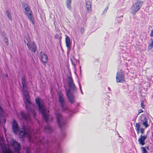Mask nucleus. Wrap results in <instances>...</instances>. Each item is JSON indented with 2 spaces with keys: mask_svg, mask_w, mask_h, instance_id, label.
<instances>
[{
  "mask_svg": "<svg viewBox=\"0 0 153 153\" xmlns=\"http://www.w3.org/2000/svg\"><path fill=\"white\" fill-rule=\"evenodd\" d=\"M135 127L136 129H140V125L139 123H136L135 124Z\"/></svg>",
  "mask_w": 153,
  "mask_h": 153,
  "instance_id": "28",
  "label": "nucleus"
},
{
  "mask_svg": "<svg viewBox=\"0 0 153 153\" xmlns=\"http://www.w3.org/2000/svg\"><path fill=\"white\" fill-rule=\"evenodd\" d=\"M140 149L142 151V153H148L147 151L146 150L145 147H141Z\"/></svg>",
  "mask_w": 153,
  "mask_h": 153,
  "instance_id": "26",
  "label": "nucleus"
},
{
  "mask_svg": "<svg viewBox=\"0 0 153 153\" xmlns=\"http://www.w3.org/2000/svg\"><path fill=\"white\" fill-rule=\"evenodd\" d=\"M4 133H5V132H6V129L4 127Z\"/></svg>",
  "mask_w": 153,
  "mask_h": 153,
  "instance_id": "36",
  "label": "nucleus"
},
{
  "mask_svg": "<svg viewBox=\"0 0 153 153\" xmlns=\"http://www.w3.org/2000/svg\"><path fill=\"white\" fill-rule=\"evenodd\" d=\"M22 90L24 96V98L25 100L24 102L25 103L26 108L28 111V113L26 114L23 112H21L20 114L23 119L29 121L30 120L29 114H32L34 115L35 113L32 108L33 105L30 100L28 92L27 90V83L22 84Z\"/></svg>",
  "mask_w": 153,
  "mask_h": 153,
  "instance_id": "1",
  "label": "nucleus"
},
{
  "mask_svg": "<svg viewBox=\"0 0 153 153\" xmlns=\"http://www.w3.org/2000/svg\"><path fill=\"white\" fill-rule=\"evenodd\" d=\"M29 140L30 141H32V142H37L38 141H36V140H32V138H29Z\"/></svg>",
  "mask_w": 153,
  "mask_h": 153,
  "instance_id": "32",
  "label": "nucleus"
},
{
  "mask_svg": "<svg viewBox=\"0 0 153 153\" xmlns=\"http://www.w3.org/2000/svg\"><path fill=\"white\" fill-rule=\"evenodd\" d=\"M72 0H66V6L69 10H71L72 7L71 6Z\"/></svg>",
  "mask_w": 153,
  "mask_h": 153,
  "instance_id": "18",
  "label": "nucleus"
},
{
  "mask_svg": "<svg viewBox=\"0 0 153 153\" xmlns=\"http://www.w3.org/2000/svg\"><path fill=\"white\" fill-rule=\"evenodd\" d=\"M65 41L67 49L68 50H69L71 47V44L70 42V39L69 37L67 36H66Z\"/></svg>",
  "mask_w": 153,
  "mask_h": 153,
  "instance_id": "15",
  "label": "nucleus"
},
{
  "mask_svg": "<svg viewBox=\"0 0 153 153\" xmlns=\"http://www.w3.org/2000/svg\"><path fill=\"white\" fill-rule=\"evenodd\" d=\"M57 123L59 127H62L65 123V121L62 119L61 114L58 111L55 113Z\"/></svg>",
  "mask_w": 153,
  "mask_h": 153,
  "instance_id": "5",
  "label": "nucleus"
},
{
  "mask_svg": "<svg viewBox=\"0 0 153 153\" xmlns=\"http://www.w3.org/2000/svg\"><path fill=\"white\" fill-rule=\"evenodd\" d=\"M66 90V95L68 98V99L71 103H73L74 101V97L73 95L71 94L70 92V89H67Z\"/></svg>",
  "mask_w": 153,
  "mask_h": 153,
  "instance_id": "9",
  "label": "nucleus"
},
{
  "mask_svg": "<svg viewBox=\"0 0 153 153\" xmlns=\"http://www.w3.org/2000/svg\"><path fill=\"white\" fill-rule=\"evenodd\" d=\"M85 5L87 11L88 12H91V8L90 1H85Z\"/></svg>",
  "mask_w": 153,
  "mask_h": 153,
  "instance_id": "17",
  "label": "nucleus"
},
{
  "mask_svg": "<svg viewBox=\"0 0 153 153\" xmlns=\"http://www.w3.org/2000/svg\"><path fill=\"white\" fill-rule=\"evenodd\" d=\"M107 9H107V8H105V10H104V11H105V12H106L107 11Z\"/></svg>",
  "mask_w": 153,
  "mask_h": 153,
  "instance_id": "37",
  "label": "nucleus"
},
{
  "mask_svg": "<svg viewBox=\"0 0 153 153\" xmlns=\"http://www.w3.org/2000/svg\"><path fill=\"white\" fill-rule=\"evenodd\" d=\"M21 81L22 84L26 83V78L25 76H23L22 77Z\"/></svg>",
  "mask_w": 153,
  "mask_h": 153,
  "instance_id": "27",
  "label": "nucleus"
},
{
  "mask_svg": "<svg viewBox=\"0 0 153 153\" xmlns=\"http://www.w3.org/2000/svg\"><path fill=\"white\" fill-rule=\"evenodd\" d=\"M0 139H1V138H0Z\"/></svg>",
  "mask_w": 153,
  "mask_h": 153,
  "instance_id": "45",
  "label": "nucleus"
},
{
  "mask_svg": "<svg viewBox=\"0 0 153 153\" xmlns=\"http://www.w3.org/2000/svg\"><path fill=\"white\" fill-rule=\"evenodd\" d=\"M12 127L14 133L15 134L17 133L19 131V128L18 125L15 120H13L12 123Z\"/></svg>",
  "mask_w": 153,
  "mask_h": 153,
  "instance_id": "14",
  "label": "nucleus"
},
{
  "mask_svg": "<svg viewBox=\"0 0 153 153\" xmlns=\"http://www.w3.org/2000/svg\"><path fill=\"white\" fill-rule=\"evenodd\" d=\"M68 84L69 87L73 91H75L76 90V88L73 82L72 78L71 77H68Z\"/></svg>",
  "mask_w": 153,
  "mask_h": 153,
  "instance_id": "11",
  "label": "nucleus"
},
{
  "mask_svg": "<svg viewBox=\"0 0 153 153\" xmlns=\"http://www.w3.org/2000/svg\"><path fill=\"white\" fill-rule=\"evenodd\" d=\"M6 76H7V75H6Z\"/></svg>",
  "mask_w": 153,
  "mask_h": 153,
  "instance_id": "44",
  "label": "nucleus"
},
{
  "mask_svg": "<svg viewBox=\"0 0 153 153\" xmlns=\"http://www.w3.org/2000/svg\"><path fill=\"white\" fill-rule=\"evenodd\" d=\"M36 103L37 105L39 111L42 114V116L45 121L47 123L48 121L49 117L48 115V111L45 108L42 102L39 100L38 98L35 99Z\"/></svg>",
  "mask_w": 153,
  "mask_h": 153,
  "instance_id": "2",
  "label": "nucleus"
},
{
  "mask_svg": "<svg viewBox=\"0 0 153 153\" xmlns=\"http://www.w3.org/2000/svg\"><path fill=\"white\" fill-rule=\"evenodd\" d=\"M150 36L151 37H153V29L151 30V33H150Z\"/></svg>",
  "mask_w": 153,
  "mask_h": 153,
  "instance_id": "33",
  "label": "nucleus"
},
{
  "mask_svg": "<svg viewBox=\"0 0 153 153\" xmlns=\"http://www.w3.org/2000/svg\"><path fill=\"white\" fill-rule=\"evenodd\" d=\"M121 21V20H120V22Z\"/></svg>",
  "mask_w": 153,
  "mask_h": 153,
  "instance_id": "42",
  "label": "nucleus"
},
{
  "mask_svg": "<svg viewBox=\"0 0 153 153\" xmlns=\"http://www.w3.org/2000/svg\"><path fill=\"white\" fill-rule=\"evenodd\" d=\"M2 153H12L10 149L8 146L6 145H1Z\"/></svg>",
  "mask_w": 153,
  "mask_h": 153,
  "instance_id": "13",
  "label": "nucleus"
},
{
  "mask_svg": "<svg viewBox=\"0 0 153 153\" xmlns=\"http://www.w3.org/2000/svg\"><path fill=\"white\" fill-rule=\"evenodd\" d=\"M151 42L148 46V49L149 50L153 48V39L152 38H151L150 39Z\"/></svg>",
  "mask_w": 153,
  "mask_h": 153,
  "instance_id": "24",
  "label": "nucleus"
},
{
  "mask_svg": "<svg viewBox=\"0 0 153 153\" xmlns=\"http://www.w3.org/2000/svg\"><path fill=\"white\" fill-rule=\"evenodd\" d=\"M30 39L28 37H27L26 38L25 40V42L26 43L28 47V49L30 50L31 49V45L30 43Z\"/></svg>",
  "mask_w": 153,
  "mask_h": 153,
  "instance_id": "19",
  "label": "nucleus"
},
{
  "mask_svg": "<svg viewBox=\"0 0 153 153\" xmlns=\"http://www.w3.org/2000/svg\"><path fill=\"white\" fill-rule=\"evenodd\" d=\"M4 41L6 44V45L8 46L9 44V42H8V40L7 38L5 37L4 38Z\"/></svg>",
  "mask_w": 153,
  "mask_h": 153,
  "instance_id": "29",
  "label": "nucleus"
},
{
  "mask_svg": "<svg viewBox=\"0 0 153 153\" xmlns=\"http://www.w3.org/2000/svg\"><path fill=\"white\" fill-rule=\"evenodd\" d=\"M118 19H119L118 18H117V19H116V20H117Z\"/></svg>",
  "mask_w": 153,
  "mask_h": 153,
  "instance_id": "43",
  "label": "nucleus"
},
{
  "mask_svg": "<svg viewBox=\"0 0 153 153\" xmlns=\"http://www.w3.org/2000/svg\"><path fill=\"white\" fill-rule=\"evenodd\" d=\"M40 59L42 63L44 65L47 63L48 60V57L47 55L43 52H41L40 53Z\"/></svg>",
  "mask_w": 153,
  "mask_h": 153,
  "instance_id": "10",
  "label": "nucleus"
},
{
  "mask_svg": "<svg viewBox=\"0 0 153 153\" xmlns=\"http://www.w3.org/2000/svg\"><path fill=\"white\" fill-rule=\"evenodd\" d=\"M27 134L28 132L26 131L25 127H24L22 128V130L21 131L19 132V136L20 137H22Z\"/></svg>",
  "mask_w": 153,
  "mask_h": 153,
  "instance_id": "16",
  "label": "nucleus"
},
{
  "mask_svg": "<svg viewBox=\"0 0 153 153\" xmlns=\"http://www.w3.org/2000/svg\"><path fill=\"white\" fill-rule=\"evenodd\" d=\"M22 7L25 10V14L27 16L30 22L34 24V19L32 16V11L29 7V6L27 4L24 3L22 4Z\"/></svg>",
  "mask_w": 153,
  "mask_h": 153,
  "instance_id": "3",
  "label": "nucleus"
},
{
  "mask_svg": "<svg viewBox=\"0 0 153 153\" xmlns=\"http://www.w3.org/2000/svg\"><path fill=\"white\" fill-rule=\"evenodd\" d=\"M116 78L117 83H123L125 81L124 74L121 71L117 72Z\"/></svg>",
  "mask_w": 153,
  "mask_h": 153,
  "instance_id": "6",
  "label": "nucleus"
},
{
  "mask_svg": "<svg viewBox=\"0 0 153 153\" xmlns=\"http://www.w3.org/2000/svg\"><path fill=\"white\" fill-rule=\"evenodd\" d=\"M11 144L14 148V151L15 153H20L19 152L20 146L19 144L13 140L12 141Z\"/></svg>",
  "mask_w": 153,
  "mask_h": 153,
  "instance_id": "8",
  "label": "nucleus"
},
{
  "mask_svg": "<svg viewBox=\"0 0 153 153\" xmlns=\"http://www.w3.org/2000/svg\"><path fill=\"white\" fill-rule=\"evenodd\" d=\"M138 114H139L143 112V111L141 109H140L138 110Z\"/></svg>",
  "mask_w": 153,
  "mask_h": 153,
  "instance_id": "34",
  "label": "nucleus"
},
{
  "mask_svg": "<svg viewBox=\"0 0 153 153\" xmlns=\"http://www.w3.org/2000/svg\"><path fill=\"white\" fill-rule=\"evenodd\" d=\"M6 14L7 15L8 18L11 21L12 18L11 14L8 10H7L6 11Z\"/></svg>",
  "mask_w": 153,
  "mask_h": 153,
  "instance_id": "25",
  "label": "nucleus"
},
{
  "mask_svg": "<svg viewBox=\"0 0 153 153\" xmlns=\"http://www.w3.org/2000/svg\"><path fill=\"white\" fill-rule=\"evenodd\" d=\"M45 130L47 133H50L52 131V129L49 126H47L45 128Z\"/></svg>",
  "mask_w": 153,
  "mask_h": 153,
  "instance_id": "22",
  "label": "nucleus"
},
{
  "mask_svg": "<svg viewBox=\"0 0 153 153\" xmlns=\"http://www.w3.org/2000/svg\"><path fill=\"white\" fill-rule=\"evenodd\" d=\"M26 153H30L28 150H27L26 151Z\"/></svg>",
  "mask_w": 153,
  "mask_h": 153,
  "instance_id": "39",
  "label": "nucleus"
},
{
  "mask_svg": "<svg viewBox=\"0 0 153 153\" xmlns=\"http://www.w3.org/2000/svg\"><path fill=\"white\" fill-rule=\"evenodd\" d=\"M78 83H79V88H80V90L81 91V92L82 94H83V92H82V89H81V84L80 83V82H78Z\"/></svg>",
  "mask_w": 153,
  "mask_h": 153,
  "instance_id": "31",
  "label": "nucleus"
},
{
  "mask_svg": "<svg viewBox=\"0 0 153 153\" xmlns=\"http://www.w3.org/2000/svg\"><path fill=\"white\" fill-rule=\"evenodd\" d=\"M146 148L147 149L149 150V147L148 146L146 147Z\"/></svg>",
  "mask_w": 153,
  "mask_h": 153,
  "instance_id": "40",
  "label": "nucleus"
},
{
  "mask_svg": "<svg viewBox=\"0 0 153 153\" xmlns=\"http://www.w3.org/2000/svg\"><path fill=\"white\" fill-rule=\"evenodd\" d=\"M37 49V47L34 42L31 43V48L30 50L32 52L35 53Z\"/></svg>",
  "mask_w": 153,
  "mask_h": 153,
  "instance_id": "21",
  "label": "nucleus"
},
{
  "mask_svg": "<svg viewBox=\"0 0 153 153\" xmlns=\"http://www.w3.org/2000/svg\"><path fill=\"white\" fill-rule=\"evenodd\" d=\"M147 137V135L146 134H141L138 139V141L139 142V144L141 146H143L145 144V143L144 141Z\"/></svg>",
  "mask_w": 153,
  "mask_h": 153,
  "instance_id": "12",
  "label": "nucleus"
},
{
  "mask_svg": "<svg viewBox=\"0 0 153 153\" xmlns=\"http://www.w3.org/2000/svg\"><path fill=\"white\" fill-rule=\"evenodd\" d=\"M142 121L143 122L142 125L145 127V128H146L149 127V124L148 123V119L147 118L144 117Z\"/></svg>",
  "mask_w": 153,
  "mask_h": 153,
  "instance_id": "20",
  "label": "nucleus"
},
{
  "mask_svg": "<svg viewBox=\"0 0 153 153\" xmlns=\"http://www.w3.org/2000/svg\"><path fill=\"white\" fill-rule=\"evenodd\" d=\"M59 99L62 110L63 111L66 110L67 109V107L65 105V100L63 97V95L61 93H59Z\"/></svg>",
  "mask_w": 153,
  "mask_h": 153,
  "instance_id": "7",
  "label": "nucleus"
},
{
  "mask_svg": "<svg viewBox=\"0 0 153 153\" xmlns=\"http://www.w3.org/2000/svg\"><path fill=\"white\" fill-rule=\"evenodd\" d=\"M149 133V131H148L147 132V134H147V135H148V134Z\"/></svg>",
  "mask_w": 153,
  "mask_h": 153,
  "instance_id": "41",
  "label": "nucleus"
},
{
  "mask_svg": "<svg viewBox=\"0 0 153 153\" xmlns=\"http://www.w3.org/2000/svg\"><path fill=\"white\" fill-rule=\"evenodd\" d=\"M143 3V1L137 0L131 8V13L133 15H135L142 7Z\"/></svg>",
  "mask_w": 153,
  "mask_h": 153,
  "instance_id": "4",
  "label": "nucleus"
},
{
  "mask_svg": "<svg viewBox=\"0 0 153 153\" xmlns=\"http://www.w3.org/2000/svg\"><path fill=\"white\" fill-rule=\"evenodd\" d=\"M145 131L144 129L141 128L140 129V132L142 134H143Z\"/></svg>",
  "mask_w": 153,
  "mask_h": 153,
  "instance_id": "30",
  "label": "nucleus"
},
{
  "mask_svg": "<svg viewBox=\"0 0 153 153\" xmlns=\"http://www.w3.org/2000/svg\"><path fill=\"white\" fill-rule=\"evenodd\" d=\"M146 103V100H142L141 102V108L143 109H144Z\"/></svg>",
  "mask_w": 153,
  "mask_h": 153,
  "instance_id": "23",
  "label": "nucleus"
},
{
  "mask_svg": "<svg viewBox=\"0 0 153 153\" xmlns=\"http://www.w3.org/2000/svg\"><path fill=\"white\" fill-rule=\"evenodd\" d=\"M3 121H4V123H5V122L6 120V119H3Z\"/></svg>",
  "mask_w": 153,
  "mask_h": 153,
  "instance_id": "38",
  "label": "nucleus"
},
{
  "mask_svg": "<svg viewBox=\"0 0 153 153\" xmlns=\"http://www.w3.org/2000/svg\"><path fill=\"white\" fill-rule=\"evenodd\" d=\"M137 133L138 134L139 133L140 129H136Z\"/></svg>",
  "mask_w": 153,
  "mask_h": 153,
  "instance_id": "35",
  "label": "nucleus"
}]
</instances>
